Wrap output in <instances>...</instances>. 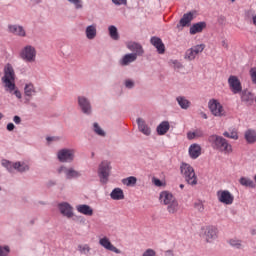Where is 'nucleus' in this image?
<instances>
[{
	"label": "nucleus",
	"instance_id": "f257e3e1",
	"mask_svg": "<svg viewBox=\"0 0 256 256\" xmlns=\"http://www.w3.org/2000/svg\"><path fill=\"white\" fill-rule=\"evenodd\" d=\"M3 87L7 93H13L15 89V69L13 65L6 64L4 67V75L1 78Z\"/></svg>",
	"mask_w": 256,
	"mask_h": 256
},
{
	"label": "nucleus",
	"instance_id": "f03ea898",
	"mask_svg": "<svg viewBox=\"0 0 256 256\" xmlns=\"http://www.w3.org/2000/svg\"><path fill=\"white\" fill-rule=\"evenodd\" d=\"M208 141L211 143L213 149H217L218 151L225 153V155L233 153V146L222 136L212 135L208 138Z\"/></svg>",
	"mask_w": 256,
	"mask_h": 256
},
{
	"label": "nucleus",
	"instance_id": "7ed1b4c3",
	"mask_svg": "<svg viewBox=\"0 0 256 256\" xmlns=\"http://www.w3.org/2000/svg\"><path fill=\"white\" fill-rule=\"evenodd\" d=\"M180 173L183 179L191 185V187H195L198 183L197 174L195 173V168L188 163L182 162L180 165Z\"/></svg>",
	"mask_w": 256,
	"mask_h": 256
},
{
	"label": "nucleus",
	"instance_id": "20e7f679",
	"mask_svg": "<svg viewBox=\"0 0 256 256\" xmlns=\"http://www.w3.org/2000/svg\"><path fill=\"white\" fill-rule=\"evenodd\" d=\"M111 169V162L109 160H103L98 165L97 175L100 179V183H102L103 185H107V183H109Z\"/></svg>",
	"mask_w": 256,
	"mask_h": 256
},
{
	"label": "nucleus",
	"instance_id": "39448f33",
	"mask_svg": "<svg viewBox=\"0 0 256 256\" xmlns=\"http://www.w3.org/2000/svg\"><path fill=\"white\" fill-rule=\"evenodd\" d=\"M208 109L214 117L227 116V111L225 110V107H223V104H221V102L215 98L208 101Z\"/></svg>",
	"mask_w": 256,
	"mask_h": 256
},
{
	"label": "nucleus",
	"instance_id": "423d86ee",
	"mask_svg": "<svg viewBox=\"0 0 256 256\" xmlns=\"http://www.w3.org/2000/svg\"><path fill=\"white\" fill-rule=\"evenodd\" d=\"M77 150L73 148H61L57 151L56 157L60 163H73Z\"/></svg>",
	"mask_w": 256,
	"mask_h": 256
},
{
	"label": "nucleus",
	"instance_id": "0eeeda50",
	"mask_svg": "<svg viewBox=\"0 0 256 256\" xmlns=\"http://www.w3.org/2000/svg\"><path fill=\"white\" fill-rule=\"evenodd\" d=\"M20 58L25 63H35L37 61V49L31 45L24 46L20 51Z\"/></svg>",
	"mask_w": 256,
	"mask_h": 256
},
{
	"label": "nucleus",
	"instance_id": "6e6552de",
	"mask_svg": "<svg viewBox=\"0 0 256 256\" xmlns=\"http://www.w3.org/2000/svg\"><path fill=\"white\" fill-rule=\"evenodd\" d=\"M58 175H64L65 179L71 181L72 179H79L81 177V172L76 170L73 167H69L66 165H61L56 169Z\"/></svg>",
	"mask_w": 256,
	"mask_h": 256
},
{
	"label": "nucleus",
	"instance_id": "1a4fd4ad",
	"mask_svg": "<svg viewBox=\"0 0 256 256\" xmlns=\"http://www.w3.org/2000/svg\"><path fill=\"white\" fill-rule=\"evenodd\" d=\"M78 107L83 115H93V105L87 96L79 95L77 97Z\"/></svg>",
	"mask_w": 256,
	"mask_h": 256
},
{
	"label": "nucleus",
	"instance_id": "9d476101",
	"mask_svg": "<svg viewBox=\"0 0 256 256\" xmlns=\"http://www.w3.org/2000/svg\"><path fill=\"white\" fill-rule=\"evenodd\" d=\"M216 197L222 205H231L232 203H235V196L229 190H218L216 192Z\"/></svg>",
	"mask_w": 256,
	"mask_h": 256
},
{
	"label": "nucleus",
	"instance_id": "9b49d317",
	"mask_svg": "<svg viewBox=\"0 0 256 256\" xmlns=\"http://www.w3.org/2000/svg\"><path fill=\"white\" fill-rule=\"evenodd\" d=\"M98 243L100 247L106 251H111L112 253H116V255H121V253H123L119 248L111 243V239H109L107 236L100 237Z\"/></svg>",
	"mask_w": 256,
	"mask_h": 256
},
{
	"label": "nucleus",
	"instance_id": "f8f14e48",
	"mask_svg": "<svg viewBox=\"0 0 256 256\" xmlns=\"http://www.w3.org/2000/svg\"><path fill=\"white\" fill-rule=\"evenodd\" d=\"M57 207L59 213H61L63 217H66V219H73V217H75V213L73 212V206H71L69 202H60L58 203Z\"/></svg>",
	"mask_w": 256,
	"mask_h": 256
},
{
	"label": "nucleus",
	"instance_id": "ddd939ff",
	"mask_svg": "<svg viewBox=\"0 0 256 256\" xmlns=\"http://www.w3.org/2000/svg\"><path fill=\"white\" fill-rule=\"evenodd\" d=\"M205 51V44H198L188 49L185 53L184 58L188 61H194L195 57L199 55V53H203Z\"/></svg>",
	"mask_w": 256,
	"mask_h": 256
},
{
	"label": "nucleus",
	"instance_id": "4468645a",
	"mask_svg": "<svg viewBox=\"0 0 256 256\" xmlns=\"http://www.w3.org/2000/svg\"><path fill=\"white\" fill-rule=\"evenodd\" d=\"M228 85L230 90L234 95H237L243 91V86L241 85V80L237 76L231 75L228 78Z\"/></svg>",
	"mask_w": 256,
	"mask_h": 256
},
{
	"label": "nucleus",
	"instance_id": "2eb2a0df",
	"mask_svg": "<svg viewBox=\"0 0 256 256\" xmlns=\"http://www.w3.org/2000/svg\"><path fill=\"white\" fill-rule=\"evenodd\" d=\"M8 33H11L16 37H27V30H25V27L19 24H9Z\"/></svg>",
	"mask_w": 256,
	"mask_h": 256
},
{
	"label": "nucleus",
	"instance_id": "dca6fc26",
	"mask_svg": "<svg viewBox=\"0 0 256 256\" xmlns=\"http://www.w3.org/2000/svg\"><path fill=\"white\" fill-rule=\"evenodd\" d=\"M37 95V88L31 82L24 85V96L26 97V103H29L33 97Z\"/></svg>",
	"mask_w": 256,
	"mask_h": 256
},
{
	"label": "nucleus",
	"instance_id": "f3484780",
	"mask_svg": "<svg viewBox=\"0 0 256 256\" xmlns=\"http://www.w3.org/2000/svg\"><path fill=\"white\" fill-rule=\"evenodd\" d=\"M203 237L207 243H213V241L217 239V228L214 226H208L204 228Z\"/></svg>",
	"mask_w": 256,
	"mask_h": 256
},
{
	"label": "nucleus",
	"instance_id": "a211bd4d",
	"mask_svg": "<svg viewBox=\"0 0 256 256\" xmlns=\"http://www.w3.org/2000/svg\"><path fill=\"white\" fill-rule=\"evenodd\" d=\"M150 43L151 45H153V47H155L159 55H163V53H165V44L163 43V40H161V38L153 36L150 39Z\"/></svg>",
	"mask_w": 256,
	"mask_h": 256
},
{
	"label": "nucleus",
	"instance_id": "6ab92c4d",
	"mask_svg": "<svg viewBox=\"0 0 256 256\" xmlns=\"http://www.w3.org/2000/svg\"><path fill=\"white\" fill-rule=\"evenodd\" d=\"M137 61V54L128 53L125 54L119 61L120 67H127L131 65V63H135Z\"/></svg>",
	"mask_w": 256,
	"mask_h": 256
},
{
	"label": "nucleus",
	"instance_id": "aec40b11",
	"mask_svg": "<svg viewBox=\"0 0 256 256\" xmlns=\"http://www.w3.org/2000/svg\"><path fill=\"white\" fill-rule=\"evenodd\" d=\"M195 19V11H190L183 14L182 18L179 21L180 27H190L191 21Z\"/></svg>",
	"mask_w": 256,
	"mask_h": 256
},
{
	"label": "nucleus",
	"instance_id": "412c9836",
	"mask_svg": "<svg viewBox=\"0 0 256 256\" xmlns=\"http://www.w3.org/2000/svg\"><path fill=\"white\" fill-rule=\"evenodd\" d=\"M127 47L129 51H132V55H136V58L141 57L145 53L143 46L137 42H130Z\"/></svg>",
	"mask_w": 256,
	"mask_h": 256
},
{
	"label": "nucleus",
	"instance_id": "4be33fe9",
	"mask_svg": "<svg viewBox=\"0 0 256 256\" xmlns=\"http://www.w3.org/2000/svg\"><path fill=\"white\" fill-rule=\"evenodd\" d=\"M175 199V196L169 191H162L159 195V201L162 205L168 206L169 203H172Z\"/></svg>",
	"mask_w": 256,
	"mask_h": 256
},
{
	"label": "nucleus",
	"instance_id": "5701e85b",
	"mask_svg": "<svg viewBox=\"0 0 256 256\" xmlns=\"http://www.w3.org/2000/svg\"><path fill=\"white\" fill-rule=\"evenodd\" d=\"M85 36L88 41H93L97 37V25L95 23L86 26Z\"/></svg>",
	"mask_w": 256,
	"mask_h": 256
},
{
	"label": "nucleus",
	"instance_id": "b1692460",
	"mask_svg": "<svg viewBox=\"0 0 256 256\" xmlns=\"http://www.w3.org/2000/svg\"><path fill=\"white\" fill-rule=\"evenodd\" d=\"M204 29H207V22L201 21L198 23H194L190 27L189 33H190V35H197V33H203Z\"/></svg>",
	"mask_w": 256,
	"mask_h": 256
},
{
	"label": "nucleus",
	"instance_id": "393cba45",
	"mask_svg": "<svg viewBox=\"0 0 256 256\" xmlns=\"http://www.w3.org/2000/svg\"><path fill=\"white\" fill-rule=\"evenodd\" d=\"M136 123L138 125L140 133H143V135H146V137H149V135H151V128L149 127V125H147L143 118H137Z\"/></svg>",
	"mask_w": 256,
	"mask_h": 256
},
{
	"label": "nucleus",
	"instance_id": "a878e982",
	"mask_svg": "<svg viewBox=\"0 0 256 256\" xmlns=\"http://www.w3.org/2000/svg\"><path fill=\"white\" fill-rule=\"evenodd\" d=\"M76 211L81 213V215H86V217H92L93 208L87 204H79L76 206Z\"/></svg>",
	"mask_w": 256,
	"mask_h": 256
},
{
	"label": "nucleus",
	"instance_id": "bb28decb",
	"mask_svg": "<svg viewBox=\"0 0 256 256\" xmlns=\"http://www.w3.org/2000/svg\"><path fill=\"white\" fill-rule=\"evenodd\" d=\"M191 159H198L201 156V146L199 144H192L188 149Z\"/></svg>",
	"mask_w": 256,
	"mask_h": 256
},
{
	"label": "nucleus",
	"instance_id": "cd10ccee",
	"mask_svg": "<svg viewBox=\"0 0 256 256\" xmlns=\"http://www.w3.org/2000/svg\"><path fill=\"white\" fill-rule=\"evenodd\" d=\"M240 97L243 103H247L248 105H251V103H253V93H251L249 90H241Z\"/></svg>",
	"mask_w": 256,
	"mask_h": 256
},
{
	"label": "nucleus",
	"instance_id": "c85d7f7f",
	"mask_svg": "<svg viewBox=\"0 0 256 256\" xmlns=\"http://www.w3.org/2000/svg\"><path fill=\"white\" fill-rule=\"evenodd\" d=\"M176 101L180 108H182L184 111H187L189 107H191V101L187 99L185 96H177Z\"/></svg>",
	"mask_w": 256,
	"mask_h": 256
},
{
	"label": "nucleus",
	"instance_id": "c756f323",
	"mask_svg": "<svg viewBox=\"0 0 256 256\" xmlns=\"http://www.w3.org/2000/svg\"><path fill=\"white\" fill-rule=\"evenodd\" d=\"M171 129V125L169 121H162L156 128V132L158 135H165Z\"/></svg>",
	"mask_w": 256,
	"mask_h": 256
},
{
	"label": "nucleus",
	"instance_id": "7c9ffc66",
	"mask_svg": "<svg viewBox=\"0 0 256 256\" xmlns=\"http://www.w3.org/2000/svg\"><path fill=\"white\" fill-rule=\"evenodd\" d=\"M110 197L113 201H122V199H125V194L123 193V189L114 188L110 193Z\"/></svg>",
	"mask_w": 256,
	"mask_h": 256
},
{
	"label": "nucleus",
	"instance_id": "2f4dec72",
	"mask_svg": "<svg viewBox=\"0 0 256 256\" xmlns=\"http://www.w3.org/2000/svg\"><path fill=\"white\" fill-rule=\"evenodd\" d=\"M166 207L170 215H175V213H178L180 209L179 201H177V198H175L172 202L166 205Z\"/></svg>",
	"mask_w": 256,
	"mask_h": 256
},
{
	"label": "nucleus",
	"instance_id": "473e14b6",
	"mask_svg": "<svg viewBox=\"0 0 256 256\" xmlns=\"http://www.w3.org/2000/svg\"><path fill=\"white\" fill-rule=\"evenodd\" d=\"M29 163L25 161L15 162L14 171H18V173H25L29 171Z\"/></svg>",
	"mask_w": 256,
	"mask_h": 256
},
{
	"label": "nucleus",
	"instance_id": "72a5a7b5",
	"mask_svg": "<svg viewBox=\"0 0 256 256\" xmlns=\"http://www.w3.org/2000/svg\"><path fill=\"white\" fill-rule=\"evenodd\" d=\"M244 138L247 141V143H250V144L256 143V131L253 129L246 130L244 134Z\"/></svg>",
	"mask_w": 256,
	"mask_h": 256
},
{
	"label": "nucleus",
	"instance_id": "f704fd0d",
	"mask_svg": "<svg viewBox=\"0 0 256 256\" xmlns=\"http://www.w3.org/2000/svg\"><path fill=\"white\" fill-rule=\"evenodd\" d=\"M223 135L224 137H227V139H233L234 141L239 139V132L237 131V128H230L228 131H225Z\"/></svg>",
	"mask_w": 256,
	"mask_h": 256
},
{
	"label": "nucleus",
	"instance_id": "c9c22d12",
	"mask_svg": "<svg viewBox=\"0 0 256 256\" xmlns=\"http://www.w3.org/2000/svg\"><path fill=\"white\" fill-rule=\"evenodd\" d=\"M239 183L242 185V187H249L250 189H255L256 187L255 182L249 177H241L239 179Z\"/></svg>",
	"mask_w": 256,
	"mask_h": 256
},
{
	"label": "nucleus",
	"instance_id": "e433bc0d",
	"mask_svg": "<svg viewBox=\"0 0 256 256\" xmlns=\"http://www.w3.org/2000/svg\"><path fill=\"white\" fill-rule=\"evenodd\" d=\"M108 33L113 41H119V31L117 30V26L110 25L108 27Z\"/></svg>",
	"mask_w": 256,
	"mask_h": 256
},
{
	"label": "nucleus",
	"instance_id": "4c0bfd02",
	"mask_svg": "<svg viewBox=\"0 0 256 256\" xmlns=\"http://www.w3.org/2000/svg\"><path fill=\"white\" fill-rule=\"evenodd\" d=\"M1 165L7 170L8 173H13V171H15V162L3 159L1 161Z\"/></svg>",
	"mask_w": 256,
	"mask_h": 256
},
{
	"label": "nucleus",
	"instance_id": "58836bf2",
	"mask_svg": "<svg viewBox=\"0 0 256 256\" xmlns=\"http://www.w3.org/2000/svg\"><path fill=\"white\" fill-rule=\"evenodd\" d=\"M122 184L126 187H135L137 185V177L130 176L122 179Z\"/></svg>",
	"mask_w": 256,
	"mask_h": 256
},
{
	"label": "nucleus",
	"instance_id": "ea45409f",
	"mask_svg": "<svg viewBox=\"0 0 256 256\" xmlns=\"http://www.w3.org/2000/svg\"><path fill=\"white\" fill-rule=\"evenodd\" d=\"M78 251L80 255H89L91 253V246L89 244H79Z\"/></svg>",
	"mask_w": 256,
	"mask_h": 256
},
{
	"label": "nucleus",
	"instance_id": "a19ab883",
	"mask_svg": "<svg viewBox=\"0 0 256 256\" xmlns=\"http://www.w3.org/2000/svg\"><path fill=\"white\" fill-rule=\"evenodd\" d=\"M93 131L99 137H105L106 135L105 130H103V128H101V126H99V123L97 122H94L93 124Z\"/></svg>",
	"mask_w": 256,
	"mask_h": 256
},
{
	"label": "nucleus",
	"instance_id": "79ce46f5",
	"mask_svg": "<svg viewBox=\"0 0 256 256\" xmlns=\"http://www.w3.org/2000/svg\"><path fill=\"white\" fill-rule=\"evenodd\" d=\"M70 5L74 6L77 11L83 9V0H67Z\"/></svg>",
	"mask_w": 256,
	"mask_h": 256
},
{
	"label": "nucleus",
	"instance_id": "37998d69",
	"mask_svg": "<svg viewBox=\"0 0 256 256\" xmlns=\"http://www.w3.org/2000/svg\"><path fill=\"white\" fill-rule=\"evenodd\" d=\"M124 87L126 89H135V80L131 79V78H127L124 80Z\"/></svg>",
	"mask_w": 256,
	"mask_h": 256
},
{
	"label": "nucleus",
	"instance_id": "c03bdc74",
	"mask_svg": "<svg viewBox=\"0 0 256 256\" xmlns=\"http://www.w3.org/2000/svg\"><path fill=\"white\" fill-rule=\"evenodd\" d=\"M9 253H11L9 246L0 245V256H9Z\"/></svg>",
	"mask_w": 256,
	"mask_h": 256
},
{
	"label": "nucleus",
	"instance_id": "a18cd8bd",
	"mask_svg": "<svg viewBox=\"0 0 256 256\" xmlns=\"http://www.w3.org/2000/svg\"><path fill=\"white\" fill-rule=\"evenodd\" d=\"M229 244L231 245V247H235V249H241V240L231 239L229 241Z\"/></svg>",
	"mask_w": 256,
	"mask_h": 256
},
{
	"label": "nucleus",
	"instance_id": "49530a36",
	"mask_svg": "<svg viewBox=\"0 0 256 256\" xmlns=\"http://www.w3.org/2000/svg\"><path fill=\"white\" fill-rule=\"evenodd\" d=\"M12 95H15V97L17 99L23 98V94L21 93V91L19 89H17V85L14 86V89L12 90Z\"/></svg>",
	"mask_w": 256,
	"mask_h": 256
},
{
	"label": "nucleus",
	"instance_id": "de8ad7c7",
	"mask_svg": "<svg viewBox=\"0 0 256 256\" xmlns=\"http://www.w3.org/2000/svg\"><path fill=\"white\" fill-rule=\"evenodd\" d=\"M249 73H250L252 83L256 85V67L251 68Z\"/></svg>",
	"mask_w": 256,
	"mask_h": 256
},
{
	"label": "nucleus",
	"instance_id": "09e8293b",
	"mask_svg": "<svg viewBox=\"0 0 256 256\" xmlns=\"http://www.w3.org/2000/svg\"><path fill=\"white\" fill-rule=\"evenodd\" d=\"M142 256H157V253L155 252V250L148 248L143 254Z\"/></svg>",
	"mask_w": 256,
	"mask_h": 256
},
{
	"label": "nucleus",
	"instance_id": "8fccbe9b",
	"mask_svg": "<svg viewBox=\"0 0 256 256\" xmlns=\"http://www.w3.org/2000/svg\"><path fill=\"white\" fill-rule=\"evenodd\" d=\"M195 209H197V211H199L200 213H202V211H204L205 207L203 206L202 202H196L194 204Z\"/></svg>",
	"mask_w": 256,
	"mask_h": 256
},
{
	"label": "nucleus",
	"instance_id": "3c124183",
	"mask_svg": "<svg viewBox=\"0 0 256 256\" xmlns=\"http://www.w3.org/2000/svg\"><path fill=\"white\" fill-rule=\"evenodd\" d=\"M220 45H221L224 49H229V42L227 41V38L222 37V40L220 41Z\"/></svg>",
	"mask_w": 256,
	"mask_h": 256
},
{
	"label": "nucleus",
	"instance_id": "603ef678",
	"mask_svg": "<svg viewBox=\"0 0 256 256\" xmlns=\"http://www.w3.org/2000/svg\"><path fill=\"white\" fill-rule=\"evenodd\" d=\"M152 183L156 187H163V182L159 178H152Z\"/></svg>",
	"mask_w": 256,
	"mask_h": 256
},
{
	"label": "nucleus",
	"instance_id": "864d4df0",
	"mask_svg": "<svg viewBox=\"0 0 256 256\" xmlns=\"http://www.w3.org/2000/svg\"><path fill=\"white\" fill-rule=\"evenodd\" d=\"M59 137L58 136H48L47 138H46V141L48 142V143H53V142H57V141H59Z\"/></svg>",
	"mask_w": 256,
	"mask_h": 256
},
{
	"label": "nucleus",
	"instance_id": "5fc2aeb1",
	"mask_svg": "<svg viewBox=\"0 0 256 256\" xmlns=\"http://www.w3.org/2000/svg\"><path fill=\"white\" fill-rule=\"evenodd\" d=\"M112 3L117 6L127 5V0H112Z\"/></svg>",
	"mask_w": 256,
	"mask_h": 256
},
{
	"label": "nucleus",
	"instance_id": "6e6d98bb",
	"mask_svg": "<svg viewBox=\"0 0 256 256\" xmlns=\"http://www.w3.org/2000/svg\"><path fill=\"white\" fill-rule=\"evenodd\" d=\"M172 63L174 65L175 69H182L183 68V64H181V62H179V60H173Z\"/></svg>",
	"mask_w": 256,
	"mask_h": 256
},
{
	"label": "nucleus",
	"instance_id": "4d7b16f0",
	"mask_svg": "<svg viewBox=\"0 0 256 256\" xmlns=\"http://www.w3.org/2000/svg\"><path fill=\"white\" fill-rule=\"evenodd\" d=\"M194 135L196 138L203 137V135H204L203 130H201V129L195 130Z\"/></svg>",
	"mask_w": 256,
	"mask_h": 256
},
{
	"label": "nucleus",
	"instance_id": "13d9d810",
	"mask_svg": "<svg viewBox=\"0 0 256 256\" xmlns=\"http://www.w3.org/2000/svg\"><path fill=\"white\" fill-rule=\"evenodd\" d=\"M13 122H14L16 125H21V117H19V116H14V117H13Z\"/></svg>",
	"mask_w": 256,
	"mask_h": 256
},
{
	"label": "nucleus",
	"instance_id": "bf43d9fd",
	"mask_svg": "<svg viewBox=\"0 0 256 256\" xmlns=\"http://www.w3.org/2000/svg\"><path fill=\"white\" fill-rule=\"evenodd\" d=\"M7 131H14L15 130V124L8 123L6 126Z\"/></svg>",
	"mask_w": 256,
	"mask_h": 256
},
{
	"label": "nucleus",
	"instance_id": "052dcab7",
	"mask_svg": "<svg viewBox=\"0 0 256 256\" xmlns=\"http://www.w3.org/2000/svg\"><path fill=\"white\" fill-rule=\"evenodd\" d=\"M187 139H189L190 141L196 139L195 132H188Z\"/></svg>",
	"mask_w": 256,
	"mask_h": 256
},
{
	"label": "nucleus",
	"instance_id": "680f3d73",
	"mask_svg": "<svg viewBox=\"0 0 256 256\" xmlns=\"http://www.w3.org/2000/svg\"><path fill=\"white\" fill-rule=\"evenodd\" d=\"M218 22L221 24L225 23V16H219Z\"/></svg>",
	"mask_w": 256,
	"mask_h": 256
},
{
	"label": "nucleus",
	"instance_id": "e2e57ef3",
	"mask_svg": "<svg viewBox=\"0 0 256 256\" xmlns=\"http://www.w3.org/2000/svg\"><path fill=\"white\" fill-rule=\"evenodd\" d=\"M56 184H57V183H56L55 181L50 180L47 185H48L49 187H54V185H56Z\"/></svg>",
	"mask_w": 256,
	"mask_h": 256
},
{
	"label": "nucleus",
	"instance_id": "0e129e2a",
	"mask_svg": "<svg viewBox=\"0 0 256 256\" xmlns=\"http://www.w3.org/2000/svg\"><path fill=\"white\" fill-rule=\"evenodd\" d=\"M200 115L203 119H208V116L205 112H201Z\"/></svg>",
	"mask_w": 256,
	"mask_h": 256
},
{
	"label": "nucleus",
	"instance_id": "69168bd1",
	"mask_svg": "<svg viewBox=\"0 0 256 256\" xmlns=\"http://www.w3.org/2000/svg\"><path fill=\"white\" fill-rule=\"evenodd\" d=\"M252 21H253V25H255V27H256V15L253 16Z\"/></svg>",
	"mask_w": 256,
	"mask_h": 256
},
{
	"label": "nucleus",
	"instance_id": "338daca9",
	"mask_svg": "<svg viewBox=\"0 0 256 256\" xmlns=\"http://www.w3.org/2000/svg\"><path fill=\"white\" fill-rule=\"evenodd\" d=\"M185 185L184 184H180V189H184Z\"/></svg>",
	"mask_w": 256,
	"mask_h": 256
},
{
	"label": "nucleus",
	"instance_id": "774afa93",
	"mask_svg": "<svg viewBox=\"0 0 256 256\" xmlns=\"http://www.w3.org/2000/svg\"><path fill=\"white\" fill-rule=\"evenodd\" d=\"M3 119V113L0 112V121Z\"/></svg>",
	"mask_w": 256,
	"mask_h": 256
}]
</instances>
